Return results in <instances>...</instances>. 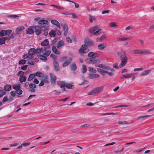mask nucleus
Segmentation results:
<instances>
[{"label": "nucleus", "mask_w": 154, "mask_h": 154, "mask_svg": "<svg viewBox=\"0 0 154 154\" xmlns=\"http://www.w3.org/2000/svg\"><path fill=\"white\" fill-rule=\"evenodd\" d=\"M89 71L90 72H96V71L95 69L91 68H89Z\"/></svg>", "instance_id": "680f3d73"}, {"label": "nucleus", "mask_w": 154, "mask_h": 154, "mask_svg": "<svg viewBox=\"0 0 154 154\" xmlns=\"http://www.w3.org/2000/svg\"><path fill=\"white\" fill-rule=\"evenodd\" d=\"M66 82L64 81H59L57 82V84L61 88L65 87Z\"/></svg>", "instance_id": "9b49d317"}, {"label": "nucleus", "mask_w": 154, "mask_h": 154, "mask_svg": "<svg viewBox=\"0 0 154 154\" xmlns=\"http://www.w3.org/2000/svg\"><path fill=\"white\" fill-rule=\"evenodd\" d=\"M142 54H151V52L148 49L142 50Z\"/></svg>", "instance_id": "bb28decb"}, {"label": "nucleus", "mask_w": 154, "mask_h": 154, "mask_svg": "<svg viewBox=\"0 0 154 154\" xmlns=\"http://www.w3.org/2000/svg\"><path fill=\"white\" fill-rule=\"evenodd\" d=\"M65 87L68 89H72L74 88L73 85H71V83L66 82Z\"/></svg>", "instance_id": "4be33fe9"}, {"label": "nucleus", "mask_w": 154, "mask_h": 154, "mask_svg": "<svg viewBox=\"0 0 154 154\" xmlns=\"http://www.w3.org/2000/svg\"><path fill=\"white\" fill-rule=\"evenodd\" d=\"M128 39V38L125 37H123L122 38H119L117 39V41H124L127 40Z\"/></svg>", "instance_id": "a18cd8bd"}, {"label": "nucleus", "mask_w": 154, "mask_h": 154, "mask_svg": "<svg viewBox=\"0 0 154 154\" xmlns=\"http://www.w3.org/2000/svg\"><path fill=\"white\" fill-rule=\"evenodd\" d=\"M143 149V148L139 149L136 150V152H140L142 151Z\"/></svg>", "instance_id": "338daca9"}, {"label": "nucleus", "mask_w": 154, "mask_h": 154, "mask_svg": "<svg viewBox=\"0 0 154 154\" xmlns=\"http://www.w3.org/2000/svg\"><path fill=\"white\" fill-rule=\"evenodd\" d=\"M24 72H23L20 71L18 72L17 74V75L18 76H20V77H21L24 76Z\"/></svg>", "instance_id": "58836bf2"}, {"label": "nucleus", "mask_w": 154, "mask_h": 154, "mask_svg": "<svg viewBox=\"0 0 154 154\" xmlns=\"http://www.w3.org/2000/svg\"><path fill=\"white\" fill-rule=\"evenodd\" d=\"M65 45V43L63 40H60L58 42L57 44L56 47L57 48H59Z\"/></svg>", "instance_id": "dca6fc26"}, {"label": "nucleus", "mask_w": 154, "mask_h": 154, "mask_svg": "<svg viewBox=\"0 0 154 154\" xmlns=\"http://www.w3.org/2000/svg\"><path fill=\"white\" fill-rule=\"evenodd\" d=\"M35 53L37 54L41 53L42 51V53L44 52V50H43L42 48H37L35 49Z\"/></svg>", "instance_id": "7c9ffc66"}, {"label": "nucleus", "mask_w": 154, "mask_h": 154, "mask_svg": "<svg viewBox=\"0 0 154 154\" xmlns=\"http://www.w3.org/2000/svg\"><path fill=\"white\" fill-rule=\"evenodd\" d=\"M16 92H17V94L18 95H21L23 93L22 90H21L20 89V90H18L16 91Z\"/></svg>", "instance_id": "864d4df0"}, {"label": "nucleus", "mask_w": 154, "mask_h": 154, "mask_svg": "<svg viewBox=\"0 0 154 154\" xmlns=\"http://www.w3.org/2000/svg\"><path fill=\"white\" fill-rule=\"evenodd\" d=\"M122 54H121L120 55H119V53L117 54L118 55L120 56L121 58V62L119 65V68H122L126 64L128 60V57L126 55L125 52L122 51Z\"/></svg>", "instance_id": "f257e3e1"}, {"label": "nucleus", "mask_w": 154, "mask_h": 154, "mask_svg": "<svg viewBox=\"0 0 154 154\" xmlns=\"http://www.w3.org/2000/svg\"><path fill=\"white\" fill-rule=\"evenodd\" d=\"M109 27L110 28L115 27L116 28L117 27V26L116 25V23L111 22L109 23Z\"/></svg>", "instance_id": "f704fd0d"}, {"label": "nucleus", "mask_w": 154, "mask_h": 154, "mask_svg": "<svg viewBox=\"0 0 154 154\" xmlns=\"http://www.w3.org/2000/svg\"><path fill=\"white\" fill-rule=\"evenodd\" d=\"M106 38V37L105 34L102 35L100 38H97V42H101Z\"/></svg>", "instance_id": "5701e85b"}, {"label": "nucleus", "mask_w": 154, "mask_h": 154, "mask_svg": "<svg viewBox=\"0 0 154 154\" xmlns=\"http://www.w3.org/2000/svg\"><path fill=\"white\" fill-rule=\"evenodd\" d=\"M100 77V75L97 74L89 73L88 74L89 78L91 79H93L97 78H98Z\"/></svg>", "instance_id": "4468645a"}, {"label": "nucleus", "mask_w": 154, "mask_h": 154, "mask_svg": "<svg viewBox=\"0 0 154 154\" xmlns=\"http://www.w3.org/2000/svg\"><path fill=\"white\" fill-rule=\"evenodd\" d=\"M35 74V76L39 77H42L43 75V74L42 73H41L40 72H36Z\"/></svg>", "instance_id": "79ce46f5"}, {"label": "nucleus", "mask_w": 154, "mask_h": 154, "mask_svg": "<svg viewBox=\"0 0 154 154\" xmlns=\"http://www.w3.org/2000/svg\"><path fill=\"white\" fill-rule=\"evenodd\" d=\"M89 51L87 49V46L85 45H83L79 50V52L80 54H86Z\"/></svg>", "instance_id": "6e6552de"}, {"label": "nucleus", "mask_w": 154, "mask_h": 154, "mask_svg": "<svg viewBox=\"0 0 154 154\" xmlns=\"http://www.w3.org/2000/svg\"><path fill=\"white\" fill-rule=\"evenodd\" d=\"M143 68H135L134 69V71H141L143 70Z\"/></svg>", "instance_id": "0e129e2a"}, {"label": "nucleus", "mask_w": 154, "mask_h": 154, "mask_svg": "<svg viewBox=\"0 0 154 154\" xmlns=\"http://www.w3.org/2000/svg\"><path fill=\"white\" fill-rule=\"evenodd\" d=\"M26 78L25 76L20 77L19 78V81L21 83L25 82L26 81Z\"/></svg>", "instance_id": "473e14b6"}, {"label": "nucleus", "mask_w": 154, "mask_h": 154, "mask_svg": "<svg viewBox=\"0 0 154 154\" xmlns=\"http://www.w3.org/2000/svg\"><path fill=\"white\" fill-rule=\"evenodd\" d=\"M35 74H30L29 77L28 79V81H30L31 80H32V79H33L35 77Z\"/></svg>", "instance_id": "c85d7f7f"}, {"label": "nucleus", "mask_w": 154, "mask_h": 154, "mask_svg": "<svg viewBox=\"0 0 154 154\" xmlns=\"http://www.w3.org/2000/svg\"><path fill=\"white\" fill-rule=\"evenodd\" d=\"M89 21L91 23H92L93 21L95 20V18L94 16L90 15L89 16Z\"/></svg>", "instance_id": "ea45409f"}, {"label": "nucleus", "mask_w": 154, "mask_h": 154, "mask_svg": "<svg viewBox=\"0 0 154 154\" xmlns=\"http://www.w3.org/2000/svg\"><path fill=\"white\" fill-rule=\"evenodd\" d=\"M113 67L114 68H116V69H118L120 68H119V67L118 66V64L117 63H116L114 64L113 65Z\"/></svg>", "instance_id": "13d9d810"}, {"label": "nucleus", "mask_w": 154, "mask_h": 154, "mask_svg": "<svg viewBox=\"0 0 154 154\" xmlns=\"http://www.w3.org/2000/svg\"><path fill=\"white\" fill-rule=\"evenodd\" d=\"M11 85H6L4 87V90L5 92L9 91L11 90Z\"/></svg>", "instance_id": "f3484780"}, {"label": "nucleus", "mask_w": 154, "mask_h": 154, "mask_svg": "<svg viewBox=\"0 0 154 154\" xmlns=\"http://www.w3.org/2000/svg\"><path fill=\"white\" fill-rule=\"evenodd\" d=\"M151 72V70L150 69L145 70L140 73V76L147 75L149 74Z\"/></svg>", "instance_id": "412c9836"}, {"label": "nucleus", "mask_w": 154, "mask_h": 154, "mask_svg": "<svg viewBox=\"0 0 154 154\" xmlns=\"http://www.w3.org/2000/svg\"><path fill=\"white\" fill-rule=\"evenodd\" d=\"M32 27L35 31L36 34L37 35H39L42 32V30H43L45 31L48 30V27L46 26H34Z\"/></svg>", "instance_id": "f03ea898"}, {"label": "nucleus", "mask_w": 154, "mask_h": 154, "mask_svg": "<svg viewBox=\"0 0 154 154\" xmlns=\"http://www.w3.org/2000/svg\"><path fill=\"white\" fill-rule=\"evenodd\" d=\"M6 93V92L4 90H0V97H2L3 96L5 95Z\"/></svg>", "instance_id": "a19ab883"}, {"label": "nucleus", "mask_w": 154, "mask_h": 154, "mask_svg": "<svg viewBox=\"0 0 154 154\" xmlns=\"http://www.w3.org/2000/svg\"><path fill=\"white\" fill-rule=\"evenodd\" d=\"M72 60V59L71 58H70L67 60L65 62L63 63V67H65L67 65H68L71 62Z\"/></svg>", "instance_id": "a878e982"}, {"label": "nucleus", "mask_w": 154, "mask_h": 154, "mask_svg": "<svg viewBox=\"0 0 154 154\" xmlns=\"http://www.w3.org/2000/svg\"><path fill=\"white\" fill-rule=\"evenodd\" d=\"M57 40H58L57 38L56 37H55L52 41V42L53 44H54L57 41Z\"/></svg>", "instance_id": "e2e57ef3"}, {"label": "nucleus", "mask_w": 154, "mask_h": 154, "mask_svg": "<svg viewBox=\"0 0 154 154\" xmlns=\"http://www.w3.org/2000/svg\"><path fill=\"white\" fill-rule=\"evenodd\" d=\"M103 68L108 70H109L110 69V68L109 66L104 65H103Z\"/></svg>", "instance_id": "bf43d9fd"}, {"label": "nucleus", "mask_w": 154, "mask_h": 154, "mask_svg": "<svg viewBox=\"0 0 154 154\" xmlns=\"http://www.w3.org/2000/svg\"><path fill=\"white\" fill-rule=\"evenodd\" d=\"M49 35L51 37H54L56 35V33L54 30H51L49 32Z\"/></svg>", "instance_id": "c756f323"}, {"label": "nucleus", "mask_w": 154, "mask_h": 154, "mask_svg": "<svg viewBox=\"0 0 154 154\" xmlns=\"http://www.w3.org/2000/svg\"><path fill=\"white\" fill-rule=\"evenodd\" d=\"M12 88L16 91L20 90V87L19 85L14 84Z\"/></svg>", "instance_id": "cd10ccee"}, {"label": "nucleus", "mask_w": 154, "mask_h": 154, "mask_svg": "<svg viewBox=\"0 0 154 154\" xmlns=\"http://www.w3.org/2000/svg\"><path fill=\"white\" fill-rule=\"evenodd\" d=\"M150 116H150V115H146V116H140L139 117L137 118V119H143L145 118H146L149 117H150Z\"/></svg>", "instance_id": "37998d69"}, {"label": "nucleus", "mask_w": 154, "mask_h": 154, "mask_svg": "<svg viewBox=\"0 0 154 154\" xmlns=\"http://www.w3.org/2000/svg\"><path fill=\"white\" fill-rule=\"evenodd\" d=\"M28 65H25L24 66H22L21 67V69L23 70H25L27 68Z\"/></svg>", "instance_id": "3c124183"}, {"label": "nucleus", "mask_w": 154, "mask_h": 154, "mask_svg": "<svg viewBox=\"0 0 154 154\" xmlns=\"http://www.w3.org/2000/svg\"><path fill=\"white\" fill-rule=\"evenodd\" d=\"M118 123L119 125H125V124H127L128 123L126 121H119L118 122Z\"/></svg>", "instance_id": "8fccbe9b"}, {"label": "nucleus", "mask_w": 154, "mask_h": 154, "mask_svg": "<svg viewBox=\"0 0 154 154\" xmlns=\"http://www.w3.org/2000/svg\"><path fill=\"white\" fill-rule=\"evenodd\" d=\"M29 87L31 88H36V86L34 84L30 83L29 85Z\"/></svg>", "instance_id": "49530a36"}, {"label": "nucleus", "mask_w": 154, "mask_h": 154, "mask_svg": "<svg viewBox=\"0 0 154 154\" xmlns=\"http://www.w3.org/2000/svg\"><path fill=\"white\" fill-rule=\"evenodd\" d=\"M10 94L12 96L14 97L16 95V92L15 91H12L11 92Z\"/></svg>", "instance_id": "4d7b16f0"}, {"label": "nucleus", "mask_w": 154, "mask_h": 154, "mask_svg": "<svg viewBox=\"0 0 154 154\" xmlns=\"http://www.w3.org/2000/svg\"><path fill=\"white\" fill-rule=\"evenodd\" d=\"M25 27L23 26H19L16 29V32H18L21 31H23L25 29Z\"/></svg>", "instance_id": "b1692460"}, {"label": "nucleus", "mask_w": 154, "mask_h": 154, "mask_svg": "<svg viewBox=\"0 0 154 154\" xmlns=\"http://www.w3.org/2000/svg\"><path fill=\"white\" fill-rule=\"evenodd\" d=\"M77 69V66L75 64H72L71 66V69L73 71H74Z\"/></svg>", "instance_id": "e433bc0d"}, {"label": "nucleus", "mask_w": 154, "mask_h": 154, "mask_svg": "<svg viewBox=\"0 0 154 154\" xmlns=\"http://www.w3.org/2000/svg\"><path fill=\"white\" fill-rule=\"evenodd\" d=\"M104 88L103 86H100V87L95 88L92 89L91 91L89 92L88 93V95H93L97 93H99L103 90Z\"/></svg>", "instance_id": "39448f33"}, {"label": "nucleus", "mask_w": 154, "mask_h": 154, "mask_svg": "<svg viewBox=\"0 0 154 154\" xmlns=\"http://www.w3.org/2000/svg\"><path fill=\"white\" fill-rule=\"evenodd\" d=\"M32 26L30 28H28L26 30V33L29 35H31L33 33L34 29Z\"/></svg>", "instance_id": "2eb2a0df"}, {"label": "nucleus", "mask_w": 154, "mask_h": 154, "mask_svg": "<svg viewBox=\"0 0 154 154\" xmlns=\"http://www.w3.org/2000/svg\"><path fill=\"white\" fill-rule=\"evenodd\" d=\"M87 71V68L86 66L85 65H83L82 67V72L83 73H85Z\"/></svg>", "instance_id": "c03bdc74"}, {"label": "nucleus", "mask_w": 154, "mask_h": 154, "mask_svg": "<svg viewBox=\"0 0 154 154\" xmlns=\"http://www.w3.org/2000/svg\"><path fill=\"white\" fill-rule=\"evenodd\" d=\"M38 23L41 25H48L49 23L48 20H45L43 19H41V20H39L38 22Z\"/></svg>", "instance_id": "ddd939ff"}, {"label": "nucleus", "mask_w": 154, "mask_h": 154, "mask_svg": "<svg viewBox=\"0 0 154 154\" xmlns=\"http://www.w3.org/2000/svg\"><path fill=\"white\" fill-rule=\"evenodd\" d=\"M12 32V30L11 29L2 30L0 32V35L1 36H3L6 35H9Z\"/></svg>", "instance_id": "1a4fd4ad"}, {"label": "nucleus", "mask_w": 154, "mask_h": 154, "mask_svg": "<svg viewBox=\"0 0 154 154\" xmlns=\"http://www.w3.org/2000/svg\"><path fill=\"white\" fill-rule=\"evenodd\" d=\"M26 61L24 60H22L19 62V63L20 64H24L26 63Z\"/></svg>", "instance_id": "09e8293b"}, {"label": "nucleus", "mask_w": 154, "mask_h": 154, "mask_svg": "<svg viewBox=\"0 0 154 154\" xmlns=\"http://www.w3.org/2000/svg\"><path fill=\"white\" fill-rule=\"evenodd\" d=\"M66 40L67 42L70 43H71L72 42L71 39L69 37H67L66 38Z\"/></svg>", "instance_id": "6e6d98bb"}, {"label": "nucleus", "mask_w": 154, "mask_h": 154, "mask_svg": "<svg viewBox=\"0 0 154 154\" xmlns=\"http://www.w3.org/2000/svg\"><path fill=\"white\" fill-rule=\"evenodd\" d=\"M94 54V53L93 52H90L88 54V56L89 57L93 58Z\"/></svg>", "instance_id": "de8ad7c7"}, {"label": "nucleus", "mask_w": 154, "mask_h": 154, "mask_svg": "<svg viewBox=\"0 0 154 154\" xmlns=\"http://www.w3.org/2000/svg\"><path fill=\"white\" fill-rule=\"evenodd\" d=\"M51 57L54 60H56V59L57 57L54 54H51Z\"/></svg>", "instance_id": "69168bd1"}, {"label": "nucleus", "mask_w": 154, "mask_h": 154, "mask_svg": "<svg viewBox=\"0 0 154 154\" xmlns=\"http://www.w3.org/2000/svg\"><path fill=\"white\" fill-rule=\"evenodd\" d=\"M90 126V125L88 124H84L83 125H82L81 126V128H85L86 127H88Z\"/></svg>", "instance_id": "052dcab7"}, {"label": "nucleus", "mask_w": 154, "mask_h": 154, "mask_svg": "<svg viewBox=\"0 0 154 154\" xmlns=\"http://www.w3.org/2000/svg\"><path fill=\"white\" fill-rule=\"evenodd\" d=\"M91 42H92L89 39L86 40L85 41V43L87 45H89L91 44Z\"/></svg>", "instance_id": "603ef678"}, {"label": "nucleus", "mask_w": 154, "mask_h": 154, "mask_svg": "<svg viewBox=\"0 0 154 154\" xmlns=\"http://www.w3.org/2000/svg\"><path fill=\"white\" fill-rule=\"evenodd\" d=\"M53 64L55 70L56 71H58L59 70V68L58 62L56 61H54Z\"/></svg>", "instance_id": "a211bd4d"}, {"label": "nucleus", "mask_w": 154, "mask_h": 154, "mask_svg": "<svg viewBox=\"0 0 154 154\" xmlns=\"http://www.w3.org/2000/svg\"><path fill=\"white\" fill-rule=\"evenodd\" d=\"M33 82L35 84H38L39 83V81L36 79H35L33 80Z\"/></svg>", "instance_id": "774afa93"}, {"label": "nucleus", "mask_w": 154, "mask_h": 154, "mask_svg": "<svg viewBox=\"0 0 154 154\" xmlns=\"http://www.w3.org/2000/svg\"><path fill=\"white\" fill-rule=\"evenodd\" d=\"M48 39H46L41 43V45L43 46H45L48 45Z\"/></svg>", "instance_id": "2f4dec72"}, {"label": "nucleus", "mask_w": 154, "mask_h": 154, "mask_svg": "<svg viewBox=\"0 0 154 154\" xmlns=\"http://www.w3.org/2000/svg\"><path fill=\"white\" fill-rule=\"evenodd\" d=\"M97 70L98 72L102 75L103 76L105 75L104 73V70H103L101 69L98 68L97 69Z\"/></svg>", "instance_id": "4c0bfd02"}, {"label": "nucleus", "mask_w": 154, "mask_h": 154, "mask_svg": "<svg viewBox=\"0 0 154 154\" xmlns=\"http://www.w3.org/2000/svg\"><path fill=\"white\" fill-rule=\"evenodd\" d=\"M6 41L5 38L2 37L0 38V45H2L4 44L5 43Z\"/></svg>", "instance_id": "72a5a7b5"}, {"label": "nucleus", "mask_w": 154, "mask_h": 154, "mask_svg": "<svg viewBox=\"0 0 154 154\" xmlns=\"http://www.w3.org/2000/svg\"><path fill=\"white\" fill-rule=\"evenodd\" d=\"M98 47L99 50H102L106 47V45L103 44H100L98 45Z\"/></svg>", "instance_id": "6ab92c4d"}, {"label": "nucleus", "mask_w": 154, "mask_h": 154, "mask_svg": "<svg viewBox=\"0 0 154 154\" xmlns=\"http://www.w3.org/2000/svg\"><path fill=\"white\" fill-rule=\"evenodd\" d=\"M50 81L51 84H55L56 80V77L55 76L51 73H50Z\"/></svg>", "instance_id": "9d476101"}, {"label": "nucleus", "mask_w": 154, "mask_h": 154, "mask_svg": "<svg viewBox=\"0 0 154 154\" xmlns=\"http://www.w3.org/2000/svg\"><path fill=\"white\" fill-rule=\"evenodd\" d=\"M63 28L64 31H68V27L66 25H63Z\"/></svg>", "instance_id": "5fc2aeb1"}, {"label": "nucleus", "mask_w": 154, "mask_h": 154, "mask_svg": "<svg viewBox=\"0 0 154 154\" xmlns=\"http://www.w3.org/2000/svg\"><path fill=\"white\" fill-rule=\"evenodd\" d=\"M51 23L52 24L56 26L59 29L60 28V23L59 22L55 20H51Z\"/></svg>", "instance_id": "f8f14e48"}, {"label": "nucleus", "mask_w": 154, "mask_h": 154, "mask_svg": "<svg viewBox=\"0 0 154 154\" xmlns=\"http://www.w3.org/2000/svg\"><path fill=\"white\" fill-rule=\"evenodd\" d=\"M35 49L31 48L28 51V54H24L23 57L24 59H31L32 58V56L34 55L35 53Z\"/></svg>", "instance_id": "7ed1b4c3"}, {"label": "nucleus", "mask_w": 154, "mask_h": 154, "mask_svg": "<svg viewBox=\"0 0 154 154\" xmlns=\"http://www.w3.org/2000/svg\"><path fill=\"white\" fill-rule=\"evenodd\" d=\"M133 51L135 54H142V50H134Z\"/></svg>", "instance_id": "c9c22d12"}, {"label": "nucleus", "mask_w": 154, "mask_h": 154, "mask_svg": "<svg viewBox=\"0 0 154 154\" xmlns=\"http://www.w3.org/2000/svg\"><path fill=\"white\" fill-rule=\"evenodd\" d=\"M86 62L90 64H97L99 63V60L96 58H88L86 60Z\"/></svg>", "instance_id": "0eeeda50"}, {"label": "nucleus", "mask_w": 154, "mask_h": 154, "mask_svg": "<svg viewBox=\"0 0 154 154\" xmlns=\"http://www.w3.org/2000/svg\"><path fill=\"white\" fill-rule=\"evenodd\" d=\"M133 74H125L123 75V77H122L121 79L130 78L133 76Z\"/></svg>", "instance_id": "aec40b11"}, {"label": "nucleus", "mask_w": 154, "mask_h": 154, "mask_svg": "<svg viewBox=\"0 0 154 154\" xmlns=\"http://www.w3.org/2000/svg\"><path fill=\"white\" fill-rule=\"evenodd\" d=\"M101 31L100 29L97 26H94L88 29V31L90 33H93L94 35H98L100 34L99 32Z\"/></svg>", "instance_id": "20e7f679"}, {"label": "nucleus", "mask_w": 154, "mask_h": 154, "mask_svg": "<svg viewBox=\"0 0 154 154\" xmlns=\"http://www.w3.org/2000/svg\"><path fill=\"white\" fill-rule=\"evenodd\" d=\"M51 52L50 51H48L45 53H43L42 55L38 54L37 56L41 60H47V57L50 54Z\"/></svg>", "instance_id": "423d86ee"}, {"label": "nucleus", "mask_w": 154, "mask_h": 154, "mask_svg": "<svg viewBox=\"0 0 154 154\" xmlns=\"http://www.w3.org/2000/svg\"><path fill=\"white\" fill-rule=\"evenodd\" d=\"M52 50L53 51L55 54H60V52L57 50L55 46H54L52 47Z\"/></svg>", "instance_id": "393cba45"}]
</instances>
